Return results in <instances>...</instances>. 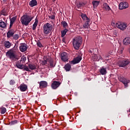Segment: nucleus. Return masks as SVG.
<instances>
[{
	"mask_svg": "<svg viewBox=\"0 0 130 130\" xmlns=\"http://www.w3.org/2000/svg\"><path fill=\"white\" fill-rule=\"evenodd\" d=\"M118 79L120 82H121L123 83V84L124 85L125 87H127V84H128V82L126 81V79H125L123 76H119L118 77Z\"/></svg>",
	"mask_w": 130,
	"mask_h": 130,
	"instance_id": "10",
	"label": "nucleus"
},
{
	"mask_svg": "<svg viewBox=\"0 0 130 130\" xmlns=\"http://www.w3.org/2000/svg\"><path fill=\"white\" fill-rule=\"evenodd\" d=\"M62 42H64V43H66V38L63 37L62 39Z\"/></svg>",
	"mask_w": 130,
	"mask_h": 130,
	"instance_id": "46",
	"label": "nucleus"
},
{
	"mask_svg": "<svg viewBox=\"0 0 130 130\" xmlns=\"http://www.w3.org/2000/svg\"><path fill=\"white\" fill-rule=\"evenodd\" d=\"M20 60L24 63L26 61V57H22Z\"/></svg>",
	"mask_w": 130,
	"mask_h": 130,
	"instance_id": "37",
	"label": "nucleus"
},
{
	"mask_svg": "<svg viewBox=\"0 0 130 130\" xmlns=\"http://www.w3.org/2000/svg\"><path fill=\"white\" fill-rule=\"evenodd\" d=\"M60 85V82L59 81H53L51 84L52 89H57Z\"/></svg>",
	"mask_w": 130,
	"mask_h": 130,
	"instance_id": "13",
	"label": "nucleus"
},
{
	"mask_svg": "<svg viewBox=\"0 0 130 130\" xmlns=\"http://www.w3.org/2000/svg\"><path fill=\"white\" fill-rule=\"evenodd\" d=\"M14 34H15V30L13 29H9L7 34V38H11V37H13V36H14Z\"/></svg>",
	"mask_w": 130,
	"mask_h": 130,
	"instance_id": "17",
	"label": "nucleus"
},
{
	"mask_svg": "<svg viewBox=\"0 0 130 130\" xmlns=\"http://www.w3.org/2000/svg\"><path fill=\"white\" fill-rule=\"evenodd\" d=\"M105 9L108 10V11H110V7L107 4L105 6Z\"/></svg>",
	"mask_w": 130,
	"mask_h": 130,
	"instance_id": "38",
	"label": "nucleus"
},
{
	"mask_svg": "<svg viewBox=\"0 0 130 130\" xmlns=\"http://www.w3.org/2000/svg\"><path fill=\"white\" fill-rule=\"evenodd\" d=\"M6 56L11 60H16V59H18L17 55L15 54V52H14V51H13L12 49L8 51V52L6 53Z\"/></svg>",
	"mask_w": 130,
	"mask_h": 130,
	"instance_id": "5",
	"label": "nucleus"
},
{
	"mask_svg": "<svg viewBox=\"0 0 130 130\" xmlns=\"http://www.w3.org/2000/svg\"><path fill=\"white\" fill-rule=\"evenodd\" d=\"M49 11H50V12H51V11H52V9L50 8V9H49Z\"/></svg>",
	"mask_w": 130,
	"mask_h": 130,
	"instance_id": "47",
	"label": "nucleus"
},
{
	"mask_svg": "<svg viewBox=\"0 0 130 130\" xmlns=\"http://www.w3.org/2000/svg\"><path fill=\"white\" fill-rule=\"evenodd\" d=\"M7 27V24L4 22L1 21L0 22V28H3V29H5Z\"/></svg>",
	"mask_w": 130,
	"mask_h": 130,
	"instance_id": "29",
	"label": "nucleus"
},
{
	"mask_svg": "<svg viewBox=\"0 0 130 130\" xmlns=\"http://www.w3.org/2000/svg\"><path fill=\"white\" fill-rule=\"evenodd\" d=\"M4 44L5 48H10L11 46V44L9 41H5Z\"/></svg>",
	"mask_w": 130,
	"mask_h": 130,
	"instance_id": "21",
	"label": "nucleus"
},
{
	"mask_svg": "<svg viewBox=\"0 0 130 130\" xmlns=\"http://www.w3.org/2000/svg\"><path fill=\"white\" fill-rule=\"evenodd\" d=\"M1 114H5V112H7V109L5 107H2L0 108Z\"/></svg>",
	"mask_w": 130,
	"mask_h": 130,
	"instance_id": "33",
	"label": "nucleus"
},
{
	"mask_svg": "<svg viewBox=\"0 0 130 130\" xmlns=\"http://www.w3.org/2000/svg\"><path fill=\"white\" fill-rule=\"evenodd\" d=\"M27 67L29 69H30V70H35V69H36L35 65L31 63H28Z\"/></svg>",
	"mask_w": 130,
	"mask_h": 130,
	"instance_id": "31",
	"label": "nucleus"
},
{
	"mask_svg": "<svg viewBox=\"0 0 130 130\" xmlns=\"http://www.w3.org/2000/svg\"><path fill=\"white\" fill-rule=\"evenodd\" d=\"M100 73L102 75H105L106 74H107L106 68H103V67H102V68L100 70Z\"/></svg>",
	"mask_w": 130,
	"mask_h": 130,
	"instance_id": "25",
	"label": "nucleus"
},
{
	"mask_svg": "<svg viewBox=\"0 0 130 130\" xmlns=\"http://www.w3.org/2000/svg\"><path fill=\"white\" fill-rule=\"evenodd\" d=\"M29 5L31 8H33V7H35V6H37V1L36 0H31L29 2Z\"/></svg>",
	"mask_w": 130,
	"mask_h": 130,
	"instance_id": "19",
	"label": "nucleus"
},
{
	"mask_svg": "<svg viewBox=\"0 0 130 130\" xmlns=\"http://www.w3.org/2000/svg\"><path fill=\"white\" fill-rule=\"evenodd\" d=\"M82 6H83L82 3H79L78 4H77V7L78 9H80V8L82 7Z\"/></svg>",
	"mask_w": 130,
	"mask_h": 130,
	"instance_id": "39",
	"label": "nucleus"
},
{
	"mask_svg": "<svg viewBox=\"0 0 130 130\" xmlns=\"http://www.w3.org/2000/svg\"><path fill=\"white\" fill-rule=\"evenodd\" d=\"M71 68L72 66H71L70 63L66 64L64 67V69L66 71V72H70L71 71Z\"/></svg>",
	"mask_w": 130,
	"mask_h": 130,
	"instance_id": "23",
	"label": "nucleus"
},
{
	"mask_svg": "<svg viewBox=\"0 0 130 130\" xmlns=\"http://www.w3.org/2000/svg\"><path fill=\"white\" fill-rule=\"evenodd\" d=\"M28 47H27V45L25 43L20 44V46L19 49L21 52H25L27 50Z\"/></svg>",
	"mask_w": 130,
	"mask_h": 130,
	"instance_id": "12",
	"label": "nucleus"
},
{
	"mask_svg": "<svg viewBox=\"0 0 130 130\" xmlns=\"http://www.w3.org/2000/svg\"><path fill=\"white\" fill-rule=\"evenodd\" d=\"M24 35H26L27 36V35H28V34H25Z\"/></svg>",
	"mask_w": 130,
	"mask_h": 130,
	"instance_id": "48",
	"label": "nucleus"
},
{
	"mask_svg": "<svg viewBox=\"0 0 130 130\" xmlns=\"http://www.w3.org/2000/svg\"><path fill=\"white\" fill-rule=\"evenodd\" d=\"M13 24H14V23H13V22H10L9 29H11V28H12V27H13Z\"/></svg>",
	"mask_w": 130,
	"mask_h": 130,
	"instance_id": "45",
	"label": "nucleus"
},
{
	"mask_svg": "<svg viewBox=\"0 0 130 130\" xmlns=\"http://www.w3.org/2000/svg\"><path fill=\"white\" fill-rule=\"evenodd\" d=\"M81 17L82 19H83V20L84 21L90 20V18H88L87 17V15H86V14L82 13Z\"/></svg>",
	"mask_w": 130,
	"mask_h": 130,
	"instance_id": "22",
	"label": "nucleus"
},
{
	"mask_svg": "<svg viewBox=\"0 0 130 130\" xmlns=\"http://www.w3.org/2000/svg\"><path fill=\"white\" fill-rule=\"evenodd\" d=\"M48 62L51 68H54L55 67V65L53 63V60L52 59L49 58Z\"/></svg>",
	"mask_w": 130,
	"mask_h": 130,
	"instance_id": "27",
	"label": "nucleus"
},
{
	"mask_svg": "<svg viewBox=\"0 0 130 130\" xmlns=\"http://www.w3.org/2000/svg\"><path fill=\"white\" fill-rule=\"evenodd\" d=\"M89 27H90V20L84 21L83 26L80 28L81 29H88Z\"/></svg>",
	"mask_w": 130,
	"mask_h": 130,
	"instance_id": "16",
	"label": "nucleus"
},
{
	"mask_svg": "<svg viewBox=\"0 0 130 130\" xmlns=\"http://www.w3.org/2000/svg\"><path fill=\"white\" fill-rule=\"evenodd\" d=\"M38 25V20L36 19L35 22L32 25V30H36Z\"/></svg>",
	"mask_w": 130,
	"mask_h": 130,
	"instance_id": "28",
	"label": "nucleus"
},
{
	"mask_svg": "<svg viewBox=\"0 0 130 130\" xmlns=\"http://www.w3.org/2000/svg\"><path fill=\"white\" fill-rule=\"evenodd\" d=\"M49 19H51V20H54L55 19V16H54V14L53 15H52L51 16H49Z\"/></svg>",
	"mask_w": 130,
	"mask_h": 130,
	"instance_id": "40",
	"label": "nucleus"
},
{
	"mask_svg": "<svg viewBox=\"0 0 130 130\" xmlns=\"http://www.w3.org/2000/svg\"><path fill=\"white\" fill-rule=\"evenodd\" d=\"M17 20L16 17H13L10 19V23H15V21Z\"/></svg>",
	"mask_w": 130,
	"mask_h": 130,
	"instance_id": "34",
	"label": "nucleus"
},
{
	"mask_svg": "<svg viewBox=\"0 0 130 130\" xmlns=\"http://www.w3.org/2000/svg\"><path fill=\"white\" fill-rule=\"evenodd\" d=\"M116 26L120 30L124 31V30L126 29V27H127V24L124 23L118 22L117 23H116Z\"/></svg>",
	"mask_w": 130,
	"mask_h": 130,
	"instance_id": "6",
	"label": "nucleus"
},
{
	"mask_svg": "<svg viewBox=\"0 0 130 130\" xmlns=\"http://www.w3.org/2000/svg\"><path fill=\"white\" fill-rule=\"evenodd\" d=\"M4 2H5V1H6V0H3Z\"/></svg>",
	"mask_w": 130,
	"mask_h": 130,
	"instance_id": "49",
	"label": "nucleus"
},
{
	"mask_svg": "<svg viewBox=\"0 0 130 130\" xmlns=\"http://www.w3.org/2000/svg\"><path fill=\"white\" fill-rule=\"evenodd\" d=\"M127 8H128V3L127 2H123L119 4V10H123L124 9H127Z\"/></svg>",
	"mask_w": 130,
	"mask_h": 130,
	"instance_id": "9",
	"label": "nucleus"
},
{
	"mask_svg": "<svg viewBox=\"0 0 130 130\" xmlns=\"http://www.w3.org/2000/svg\"><path fill=\"white\" fill-rule=\"evenodd\" d=\"M55 0H54V2L55 1Z\"/></svg>",
	"mask_w": 130,
	"mask_h": 130,
	"instance_id": "50",
	"label": "nucleus"
},
{
	"mask_svg": "<svg viewBox=\"0 0 130 130\" xmlns=\"http://www.w3.org/2000/svg\"><path fill=\"white\" fill-rule=\"evenodd\" d=\"M0 53H1V51H0Z\"/></svg>",
	"mask_w": 130,
	"mask_h": 130,
	"instance_id": "51",
	"label": "nucleus"
},
{
	"mask_svg": "<svg viewBox=\"0 0 130 130\" xmlns=\"http://www.w3.org/2000/svg\"><path fill=\"white\" fill-rule=\"evenodd\" d=\"M52 29H53V26L49 23H45L43 25L44 33L46 35H48L52 31Z\"/></svg>",
	"mask_w": 130,
	"mask_h": 130,
	"instance_id": "3",
	"label": "nucleus"
},
{
	"mask_svg": "<svg viewBox=\"0 0 130 130\" xmlns=\"http://www.w3.org/2000/svg\"><path fill=\"white\" fill-rule=\"evenodd\" d=\"M82 38L81 37L79 36L75 38L73 41L74 48L76 50H79L80 46L82 44Z\"/></svg>",
	"mask_w": 130,
	"mask_h": 130,
	"instance_id": "2",
	"label": "nucleus"
},
{
	"mask_svg": "<svg viewBox=\"0 0 130 130\" xmlns=\"http://www.w3.org/2000/svg\"><path fill=\"white\" fill-rule=\"evenodd\" d=\"M92 59L93 61H99L100 59H103V58L101 55L98 56L97 55L93 54L92 55Z\"/></svg>",
	"mask_w": 130,
	"mask_h": 130,
	"instance_id": "15",
	"label": "nucleus"
},
{
	"mask_svg": "<svg viewBox=\"0 0 130 130\" xmlns=\"http://www.w3.org/2000/svg\"><path fill=\"white\" fill-rule=\"evenodd\" d=\"M33 20V17L28 15V13H25L21 17L20 21L23 26H28L31 21Z\"/></svg>",
	"mask_w": 130,
	"mask_h": 130,
	"instance_id": "1",
	"label": "nucleus"
},
{
	"mask_svg": "<svg viewBox=\"0 0 130 130\" xmlns=\"http://www.w3.org/2000/svg\"><path fill=\"white\" fill-rule=\"evenodd\" d=\"M18 122V121L17 120H14V121H11V124H16Z\"/></svg>",
	"mask_w": 130,
	"mask_h": 130,
	"instance_id": "41",
	"label": "nucleus"
},
{
	"mask_svg": "<svg viewBox=\"0 0 130 130\" xmlns=\"http://www.w3.org/2000/svg\"><path fill=\"white\" fill-rule=\"evenodd\" d=\"M69 31V29L65 28L64 30L61 31V37H64L66 34H67V32Z\"/></svg>",
	"mask_w": 130,
	"mask_h": 130,
	"instance_id": "26",
	"label": "nucleus"
},
{
	"mask_svg": "<svg viewBox=\"0 0 130 130\" xmlns=\"http://www.w3.org/2000/svg\"><path fill=\"white\" fill-rule=\"evenodd\" d=\"M89 52L90 53H94V49H90Z\"/></svg>",
	"mask_w": 130,
	"mask_h": 130,
	"instance_id": "44",
	"label": "nucleus"
},
{
	"mask_svg": "<svg viewBox=\"0 0 130 130\" xmlns=\"http://www.w3.org/2000/svg\"><path fill=\"white\" fill-rule=\"evenodd\" d=\"M44 60L43 61V65L45 66V64H47V61L49 60V58H47V56L44 57Z\"/></svg>",
	"mask_w": 130,
	"mask_h": 130,
	"instance_id": "32",
	"label": "nucleus"
},
{
	"mask_svg": "<svg viewBox=\"0 0 130 130\" xmlns=\"http://www.w3.org/2000/svg\"><path fill=\"white\" fill-rule=\"evenodd\" d=\"M15 80H11L10 81V84H11V85H14V84H15Z\"/></svg>",
	"mask_w": 130,
	"mask_h": 130,
	"instance_id": "42",
	"label": "nucleus"
},
{
	"mask_svg": "<svg viewBox=\"0 0 130 130\" xmlns=\"http://www.w3.org/2000/svg\"><path fill=\"white\" fill-rule=\"evenodd\" d=\"M15 66L18 69H20V70H23V69H24V71H26V72H30V70L28 68V66H27V65L24 66V63L20 60L16 62Z\"/></svg>",
	"mask_w": 130,
	"mask_h": 130,
	"instance_id": "4",
	"label": "nucleus"
},
{
	"mask_svg": "<svg viewBox=\"0 0 130 130\" xmlns=\"http://www.w3.org/2000/svg\"><path fill=\"white\" fill-rule=\"evenodd\" d=\"M61 25H62L63 28H65V29H67V28H68L69 26L68 25V23H67V22L64 21H62L61 22Z\"/></svg>",
	"mask_w": 130,
	"mask_h": 130,
	"instance_id": "30",
	"label": "nucleus"
},
{
	"mask_svg": "<svg viewBox=\"0 0 130 130\" xmlns=\"http://www.w3.org/2000/svg\"><path fill=\"white\" fill-rule=\"evenodd\" d=\"M123 43L124 45L130 44V38L129 37L125 38L123 41Z\"/></svg>",
	"mask_w": 130,
	"mask_h": 130,
	"instance_id": "20",
	"label": "nucleus"
},
{
	"mask_svg": "<svg viewBox=\"0 0 130 130\" xmlns=\"http://www.w3.org/2000/svg\"><path fill=\"white\" fill-rule=\"evenodd\" d=\"M92 3L94 9H96L99 6V4H100V2L97 1H93Z\"/></svg>",
	"mask_w": 130,
	"mask_h": 130,
	"instance_id": "24",
	"label": "nucleus"
},
{
	"mask_svg": "<svg viewBox=\"0 0 130 130\" xmlns=\"http://www.w3.org/2000/svg\"><path fill=\"white\" fill-rule=\"evenodd\" d=\"M39 88L40 89H42L43 88H46L47 87V83L46 81H42L39 82Z\"/></svg>",
	"mask_w": 130,
	"mask_h": 130,
	"instance_id": "18",
	"label": "nucleus"
},
{
	"mask_svg": "<svg viewBox=\"0 0 130 130\" xmlns=\"http://www.w3.org/2000/svg\"><path fill=\"white\" fill-rule=\"evenodd\" d=\"M61 59L62 61H68L69 60V57L67 52H63L61 53Z\"/></svg>",
	"mask_w": 130,
	"mask_h": 130,
	"instance_id": "11",
	"label": "nucleus"
},
{
	"mask_svg": "<svg viewBox=\"0 0 130 130\" xmlns=\"http://www.w3.org/2000/svg\"><path fill=\"white\" fill-rule=\"evenodd\" d=\"M37 46H38V47H40V48L43 47V45H42V44H41V42H40V41H38L37 42Z\"/></svg>",
	"mask_w": 130,
	"mask_h": 130,
	"instance_id": "35",
	"label": "nucleus"
},
{
	"mask_svg": "<svg viewBox=\"0 0 130 130\" xmlns=\"http://www.w3.org/2000/svg\"><path fill=\"white\" fill-rule=\"evenodd\" d=\"M82 60V56H78L74 58L72 61L70 62V64H76V63H79Z\"/></svg>",
	"mask_w": 130,
	"mask_h": 130,
	"instance_id": "8",
	"label": "nucleus"
},
{
	"mask_svg": "<svg viewBox=\"0 0 130 130\" xmlns=\"http://www.w3.org/2000/svg\"><path fill=\"white\" fill-rule=\"evenodd\" d=\"M13 36V39L15 40H18L19 39V35L18 34H16Z\"/></svg>",
	"mask_w": 130,
	"mask_h": 130,
	"instance_id": "36",
	"label": "nucleus"
},
{
	"mask_svg": "<svg viewBox=\"0 0 130 130\" xmlns=\"http://www.w3.org/2000/svg\"><path fill=\"white\" fill-rule=\"evenodd\" d=\"M19 89L21 92H25L27 91V89H28V86H27V85L25 84H21L19 86Z\"/></svg>",
	"mask_w": 130,
	"mask_h": 130,
	"instance_id": "14",
	"label": "nucleus"
},
{
	"mask_svg": "<svg viewBox=\"0 0 130 130\" xmlns=\"http://www.w3.org/2000/svg\"><path fill=\"white\" fill-rule=\"evenodd\" d=\"M119 49L121 51V53H122V51L124 50V48L123 47H120Z\"/></svg>",
	"mask_w": 130,
	"mask_h": 130,
	"instance_id": "43",
	"label": "nucleus"
},
{
	"mask_svg": "<svg viewBox=\"0 0 130 130\" xmlns=\"http://www.w3.org/2000/svg\"><path fill=\"white\" fill-rule=\"evenodd\" d=\"M130 61L128 59H124L122 61H120L118 63V66L120 68H124L126 66H127L129 63Z\"/></svg>",
	"mask_w": 130,
	"mask_h": 130,
	"instance_id": "7",
	"label": "nucleus"
}]
</instances>
